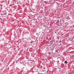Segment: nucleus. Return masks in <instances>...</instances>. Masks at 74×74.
Wrapping results in <instances>:
<instances>
[{"label": "nucleus", "instance_id": "nucleus-1", "mask_svg": "<svg viewBox=\"0 0 74 74\" xmlns=\"http://www.w3.org/2000/svg\"><path fill=\"white\" fill-rule=\"evenodd\" d=\"M7 14V11H5V13L3 14L1 13V15H2V16H5L6 14Z\"/></svg>", "mask_w": 74, "mask_h": 74}, {"label": "nucleus", "instance_id": "nucleus-2", "mask_svg": "<svg viewBox=\"0 0 74 74\" xmlns=\"http://www.w3.org/2000/svg\"><path fill=\"white\" fill-rule=\"evenodd\" d=\"M67 61H66L64 62V63L66 64L67 63Z\"/></svg>", "mask_w": 74, "mask_h": 74}]
</instances>
